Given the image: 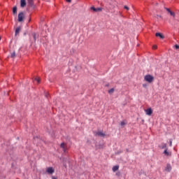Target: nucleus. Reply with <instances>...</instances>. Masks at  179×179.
<instances>
[{
	"label": "nucleus",
	"instance_id": "1",
	"mask_svg": "<svg viewBox=\"0 0 179 179\" xmlns=\"http://www.w3.org/2000/svg\"><path fill=\"white\" fill-rule=\"evenodd\" d=\"M144 80L145 82H148V83H152L153 80H155V77H153L152 75H146L144 77Z\"/></svg>",
	"mask_w": 179,
	"mask_h": 179
},
{
	"label": "nucleus",
	"instance_id": "2",
	"mask_svg": "<svg viewBox=\"0 0 179 179\" xmlns=\"http://www.w3.org/2000/svg\"><path fill=\"white\" fill-rule=\"evenodd\" d=\"M60 148L62 149L63 152L64 153H66V151L68 150V145L65 143H62L60 144Z\"/></svg>",
	"mask_w": 179,
	"mask_h": 179
},
{
	"label": "nucleus",
	"instance_id": "3",
	"mask_svg": "<svg viewBox=\"0 0 179 179\" xmlns=\"http://www.w3.org/2000/svg\"><path fill=\"white\" fill-rule=\"evenodd\" d=\"M23 19H24V14L23 13H20L18 14V22H23Z\"/></svg>",
	"mask_w": 179,
	"mask_h": 179
},
{
	"label": "nucleus",
	"instance_id": "4",
	"mask_svg": "<svg viewBox=\"0 0 179 179\" xmlns=\"http://www.w3.org/2000/svg\"><path fill=\"white\" fill-rule=\"evenodd\" d=\"M55 170H54V168L52 167H48L46 169V173H48V174H53V173H55Z\"/></svg>",
	"mask_w": 179,
	"mask_h": 179
},
{
	"label": "nucleus",
	"instance_id": "5",
	"mask_svg": "<svg viewBox=\"0 0 179 179\" xmlns=\"http://www.w3.org/2000/svg\"><path fill=\"white\" fill-rule=\"evenodd\" d=\"M164 155L166 156V157H171V152L168 151V149L164 150Z\"/></svg>",
	"mask_w": 179,
	"mask_h": 179
},
{
	"label": "nucleus",
	"instance_id": "6",
	"mask_svg": "<svg viewBox=\"0 0 179 179\" xmlns=\"http://www.w3.org/2000/svg\"><path fill=\"white\" fill-rule=\"evenodd\" d=\"M167 10L168 13L170 14L171 16H173V19H176V13L171 11L170 8H166Z\"/></svg>",
	"mask_w": 179,
	"mask_h": 179
},
{
	"label": "nucleus",
	"instance_id": "7",
	"mask_svg": "<svg viewBox=\"0 0 179 179\" xmlns=\"http://www.w3.org/2000/svg\"><path fill=\"white\" fill-rule=\"evenodd\" d=\"M145 111L147 115H152L153 114V110L150 108L146 109Z\"/></svg>",
	"mask_w": 179,
	"mask_h": 179
},
{
	"label": "nucleus",
	"instance_id": "8",
	"mask_svg": "<svg viewBox=\"0 0 179 179\" xmlns=\"http://www.w3.org/2000/svg\"><path fill=\"white\" fill-rule=\"evenodd\" d=\"M171 165L170 164H166V166L165 168V171H166L167 173H170V171H171Z\"/></svg>",
	"mask_w": 179,
	"mask_h": 179
},
{
	"label": "nucleus",
	"instance_id": "9",
	"mask_svg": "<svg viewBox=\"0 0 179 179\" xmlns=\"http://www.w3.org/2000/svg\"><path fill=\"white\" fill-rule=\"evenodd\" d=\"M159 148L160 149H169L167 148V144L166 143H162L160 145H159Z\"/></svg>",
	"mask_w": 179,
	"mask_h": 179
},
{
	"label": "nucleus",
	"instance_id": "10",
	"mask_svg": "<svg viewBox=\"0 0 179 179\" xmlns=\"http://www.w3.org/2000/svg\"><path fill=\"white\" fill-rule=\"evenodd\" d=\"M92 10H94V12H101V8H94V7H91Z\"/></svg>",
	"mask_w": 179,
	"mask_h": 179
},
{
	"label": "nucleus",
	"instance_id": "11",
	"mask_svg": "<svg viewBox=\"0 0 179 179\" xmlns=\"http://www.w3.org/2000/svg\"><path fill=\"white\" fill-rule=\"evenodd\" d=\"M21 8H24L26 6V0H20Z\"/></svg>",
	"mask_w": 179,
	"mask_h": 179
},
{
	"label": "nucleus",
	"instance_id": "12",
	"mask_svg": "<svg viewBox=\"0 0 179 179\" xmlns=\"http://www.w3.org/2000/svg\"><path fill=\"white\" fill-rule=\"evenodd\" d=\"M96 135L98 136H102L103 138V136H106V134L104 133H103V131L96 132Z\"/></svg>",
	"mask_w": 179,
	"mask_h": 179
},
{
	"label": "nucleus",
	"instance_id": "13",
	"mask_svg": "<svg viewBox=\"0 0 179 179\" xmlns=\"http://www.w3.org/2000/svg\"><path fill=\"white\" fill-rule=\"evenodd\" d=\"M118 169H120V166H114L112 170L114 173H115V171H118Z\"/></svg>",
	"mask_w": 179,
	"mask_h": 179
},
{
	"label": "nucleus",
	"instance_id": "14",
	"mask_svg": "<svg viewBox=\"0 0 179 179\" xmlns=\"http://www.w3.org/2000/svg\"><path fill=\"white\" fill-rule=\"evenodd\" d=\"M156 37H159L160 38H164V36H163L162 34L160 33H156L155 34Z\"/></svg>",
	"mask_w": 179,
	"mask_h": 179
},
{
	"label": "nucleus",
	"instance_id": "15",
	"mask_svg": "<svg viewBox=\"0 0 179 179\" xmlns=\"http://www.w3.org/2000/svg\"><path fill=\"white\" fill-rule=\"evenodd\" d=\"M34 2V0H27V3L30 6H33Z\"/></svg>",
	"mask_w": 179,
	"mask_h": 179
},
{
	"label": "nucleus",
	"instance_id": "16",
	"mask_svg": "<svg viewBox=\"0 0 179 179\" xmlns=\"http://www.w3.org/2000/svg\"><path fill=\"white\" fill-rule=\"evenodd\" d=\"M13 13L15 14L17 13V7L15 6L13 8Z\"/></svg>",
	"mask_w": 179,
	"mask_h": 179
},
{
	"label": "nucleus",
	"instance_id": "17",
	"mask_svg": "<svg viewBox=\"0 0 179 179\" xmlns=\"http://www.w3.org/2000/svg\"><path fill=\"white\" fill-rule=\"evenodd\" d=\"M19 33H20V27H17L15 29V36H17V34H19Z\"/></svg>",
	"mask_w": 179,
	"mask_h": 179
},
{
	"label": "nucleus",
	"instance_id": "18",
	"mask_svg": "<svg viewBox=\"0 0 179 179\" xmlns=\"http://www.w3.org/2000/svg\"><path fill=\"white\" fill-rule=\"evenodd\" d=\"M109 94H112V93H114V88H111L110 90H108Z\"/></svg>",
	"mask_w": 179,
	"mask_h": 179
},
{
	"label": "nucleus",
	"instance_id": "19",
	"mask_svg": "<svg viewBox=\"0 0 179 179\" xmlns=\"http://www.w3.org/2000/svg\"><path fill=\"white\" fill-rule=\"evenodd\" d=\"M10 57H11L12 58H15V57H16V53H15V52H13V53H11Z\"/></svg>",
	"mask_w": 179,
	"mask_h": 179
},
{
	"label": "nucleus",
	"instance_id": "20",
	"mask_svg": "<svg viewBox=\"0 0 179 179\" xmlns=\"http://www.w3.org/2000/svg\"><path fill=\"white\" fill-rule=\"evenodd\" d=\"M120 125L122 127H124V125H127V123H125V121H122V122H120Z\"/></svg>",
	"mask_w": 179,
	"mask_h": 179
},
{
	"label": "nucleus",
	"instance_id": "21",
	"mask_svg": "<svg viewBox=\"0 0 179 179\" xmlns=\"http://www.w3.org/2000/svg\"><path fill=\"white\" fill-rule=\"evenodd\" d=\"M169 146H173V139L169 140Z\"/></svg>",
	"mask_w": 179,
	"mask_h": 179
},
{
	"label": "nucleus",
	"instance_id": "22",
	"mask_svg": "<svg viewBox=\"0 0 179 179\" xmlns=\"http://www.w3.org/2000/svg\"><path fill=\"white\" fill-rule=\"evenodd\" d=\"M32 36H33L34 41H36V33H33Z\"/></svg>",
	"mask_w": 179,
	"mask_h": 179
},
{
	"label": "nucleus",
	"instance_id": "23",
	"mask_svg": "<svg viewBox=\"0 0 179 179\" xmlns=\"http://www.w3.org/2000/svg\"><path fill=\"white\" fill-rule=\"evenodd\" d=\"M124 9H126L127 10H129V6H124Z\"/></svg>",
	"mask_w": 179,
	"mask_h": 179
},
{
	"label": "nucleus",
	"instance_id": "24",
	"mask_svg": "<svg viewBox=\"0 0 179 179\" xmlns=\"http://www.w3.org/2000/svg\"><path fill=\"white\" fill-rule=\"evenodd\" d=\"M156 17L157 19H162V15H157Z\"/></svg>",
	"mask_w": 179,
	"mask_h": 179
},
{
	"label": "nucleus",
	"instance_id": "25",
	"mask_svg": "<svg viewBox=\"0 0 179 179\" xmlns=\"http://www.w3.org/2000/svg\"><path fill=\"white\" fill-rule=\"evenodd\" d=\"M175 48L176 50H179V45H175Z\"/></svg>",
	"mask_w": 179,
	"mask_h": 179
},
{
	"label": "nucleus",
	"instance_id": "26",
	"mask_svg": "<svg viewBox=\"0 0 179 179\" xmlns=\"http://www.w3.org/2000/svg\"><path fill=\"white\" fill-rule=\"evenodd\" d=\"M35 80L37 81V83H40V78H35Z\"/></svg>",
	"mask_w": 179,
	"mask_h": 179
},
{
	"label": "nucleus",
	"instance_id": "27",
	"mask_svg": "<svg viewBox=\"0 0 179 179\" xmlns=\"http://www.w3.org/2000/svg\"><path fill=\"white\" fill-rule=\"evenodd\" d=\"M152 48H153L154 50H156V49L157 48V45H153V46H152Z\"/></svg>",
	"mask_w": 179,
	"mask_h": 179
},
{
	"label": "nucleus",
	"instance_id": "28",
	"mask_svg": "<svg viewBox=\"0 0 179 179\" xmlns=\"http://www.w3.org/2000/svg\"><path fill=\"white\" fill-rule=\"evenodd\" d=\"M143 87H146V84H143Z\"/></svg>",
	"mask_w": 179,
	"mask_h": 179
},
{
	"label": "nucleus",
	"instance_id": "29",
	"mask_svg": "<svg viewBox=\"0 0 179 179\" xmlns=\"http://www.w3.org/2000/svg\"><path fill=\"white\" fill-rule=\"evenodd\" d=\"M52 179H57L55 176H52Z\"/></svg>",
	"mask_w": 179,
	"mask_h": 179
},
{
	"label": "nucleus",
	"instance_id": "30",
	"mask_svg": "<svg viewBox=\"0 0 179 179\" xmlns=\"http://www.w3.org/2000/svg\"><path fill=\"white\" fill-rule=\"evenodd\" d=\"M66 2H71V0H66Z\"/></svg>",
	"mask_w": 179,
	"mask_h": 179
},
{
	"label": "nucleus",
	"instance_id": "31",
	"mask_svg": "<svg viewBox=\"0 0 179 179\" xmlns=\"http://www.w3.org/2000/svg\"><path fill=\"white\" fill-rule=\"evenodd\" d=\"M0 41H1V36H0Z\"/></svg>",
	"mask_w": 179,
	"mask_h": 179
}]
</instances>
